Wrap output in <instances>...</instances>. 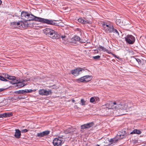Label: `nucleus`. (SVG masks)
I'll use <instances>...</instances> for the list:
<instances>
[{"label": "nucleus", "mask_w": 146, "mask_h": 146, "mask_svg": "<svg viewBox=\"0 0 146 146\" xmlns=\"http://www.w3.org/2000/svg\"><path fill=\"white\" fill-rule=\"evenodd\" d=\"M25 91H26V93L31 92L33 91V90L31 89H30V90L26 89V90H25Z\"/></svg>", "instance_id": "nucleus-38"}, {"label": "nucleus", "mask_w": 146, "mask_h": 146, "mask_svg": "<svg viewBox=\"0 0 146 146\" xmlns=\"http://www.w3.org/2000/svg\"><path fill=\"white\" fill-rule=\"evenodd\" d=\"M55 86H56L55 85H53L52 86V88L54 89V88H55Z\"/></svg>", "instance_id": "nucleus-43"}, {"label": "nucleus", "mask_w": 146, "mask_h": 146, "mask_svg": "<svg viewBox=\"0 0 146 146\" xmlns=\"http://www.w3.org/2000/svg\"><path fill=\"white\" fill-rule=\"evenodd\" d=\"M92 77L91 76H85L76 80L78 82H88L92 79Z\"/></svg>", "instance_id": "nucleus-6"}, {"label": "nucleus", "mask_w": 146, "mask_h": 146, "mask_svg": "<svg viewBox=\"0 0 146 146\" xmlns=\"http://www.w3.org/2000/svg\"><path fill=\"white\" fill-rule=\"evenodd\" d=\"M96 146H99V145H97Z\"/></svg>", "instance_id": "nucleus-51"}, {"label": "nucleus", "mask_w": 146, "mask_h": 146, "mask_svg": "<svg viewBox=\"0 0 146 146\" xmlns=\"http://www.w3.org/2000/svg\"><path fill=\"white\" fill-rule=\"evenodd\" d=\"M84 71V68L77 67L74 69L72 70L70 72L73 75L76 76Z\"/></svg>", "instance_id": "nucleus-5"}, {"label": "nucleus", "mask_w": 146, "mask_h": 146, "mask_svg": "<svg viewBox=\"0 0 146 146\" xmlns=\"http://www.w3.org/2000/svg\"><path fill=\"white\" fill-rule=\"evenodd\" d=\"M116 58L118 59H119V57H117V56H116Z\"/></svg>", "instance_id": "nucleus-50"}, {"label": "nucleus", "mask_w": 146, "mask_h": 146, "mask_svg": "<svg viewBox=\"0 0 146 146\" xmlns=\"http://www.w3.org/2000/svg\"><path fill=\"white\" fill-rule=\"evenodd\" d=\"M78 21L79 23L82 24H84V19H83L81 17L78 19Z\"/></svg>", "instance_id": "nucleus-26"}, {"label": "nucleus", "mask_w": 146, "mask_h": 146, "mask_svg": "<svg viewBox=\"0 0 146 146\" xmlns=\"http://www.w3.org/2000/svg\"><path fill=\"white\" fill-rule=\"evenodd\" d=\"M126 134V132L125 131L122 130L118 132L117 133L116 137L118 139H121L125 137V135Z\"/></svg>", "instance_id": "nucleus-11"}, {"label": "nucleus", "mask_w": 146, "mask_h": 146, "mask_svg": "<svg viewBox=\"0 0 146 146\" xmlns=\"http://www.w3.org/2000/svg\"><path fill=\"white\" fill-rule=\"evenodd\" d=\"M50 31H51V29L48 28H46L44 30H43V32L45 35H47L48 36V35H49V32H50Z\"/></svg>", "instance_id": "nucleus-17"}, {"label": "nucleus", "mask_w": 146, "mask_h": 146, "mask_svg": "<svg viewBox=\"0 0 146 146\" xmlns=\"http://www.w3.org/2000/svg\"><path fill=\"white\" fill-rule=\"evenodd\" d=\"M80 37L78 36H75L71 39V42L73 44H76L78 41Z\"/></svg>", "instance_id": "nucleus-14"}, {"label": "nucleus", "mask_w": 146, "mask_h": 146, "mask_svg": "<svg viewBox=\"0 0 146 146\" xmlns=\"http://www.w3.org/2000/svg\"><path fill=\"white\" fill-rule=\"evenodd\" d=\"M98 48L99 50L100 51L101 50L103 52H105L106 49V48H105L101 45L99 46Z\"/></svg>", "instance_id": "nucleus-23"}, {"label": "nucleus", "mask_w": 146, "mask_h": 146, "mask_svg": "<svg viewBox=\"0 0 146 146\" xmlns=\"http://www.w3.org/2000/svg\"><path fill=\"white\" fill-rule=\"evenodd\" d=\"M43 135L44 136H46L48 135L50 133V131L46 130L42 132Z\"/></svg>", "instance_id": "nucleus-24"}, {"label": "nucleus", "mask_w": 146, "mask_h": 146, "mask_svg": "<svg viewBox=\"0 0 146 146\" xmlns=\"http://www.w3.org/2000/svg\"><path fill=\"white\" fill-rule=\"evenodd\" d=\"M112 55L113 56L115 57H116V56H117L115 55L114 54H112Z\"/></svg>", "instance_id": "nucleus-46"}, {"label": "nucleus", "mask_w": 146, "mask_h": 146, "mask_svg": "<svg viewBox=\"0 0 146 146\" xmlns=\"http://www.w3.org/2000/svg\"><path fill=\"white\" fill-rule=\"evenodd\" d=\"M94 50L95 51H97L96 53H98L99 52H98V50H97L96 49V50Z\"/></svg>", "instance_id": "nucleus-47"}, {"label": "nucleus", "mask_w": 146, "mask_h": 146, "mask_svg": "<svg viewBox=\"0 0 146 146\" xmlns=\"http://www.w3.org/2000/svg\"><path fill=\"white\" fill-rule=\"evenodd\" d=\"M28 130L27 129H25L22 130L21 132L22 133H26L28 131Z\"/></svg>", "instance_id": "nucleus-39"}, {"label": "nucleus", "mask_w": 146, "mask_h": 146, "mask_svg": "<svg viewBox=\"0 0 146 146\" xmlns=\"http://www.w3.org/2000/svg\"><path fill=\"white\" fill-rule=\"evenodd\" d=\"M126 43L130 44H133L135 41V37L132 35H127L125 37Z\"/></svg>", "instance_id": "nucleus-4"}, {"label": "nucleus", "mask_w": 146, "mask_h": 146, "mask_svg": "<svg viewBox=\"0 0 146 146\" xmlns=\"http://www.w3.org/2000/svg\"><path fill=\"white\" fill-rule=\"evenodd\" d=\"M51 31L49 32V34L48 36L53 39H58L61 37L63 40H67V38L65 36H60L54 30L51 29Z\"/></svg>", "instance_id": "nucleus-2"}, {"label": "nucleus", "mask_w": 146, "mask_h": 146, "mask_svg": "<svg viewBox=\"0 0 146 146\" xmlns=\"http://www.w3.org/2000/svg\"><path fill=\"white\" fill-rule=\"evenodd\" d=\"M81 128L82 129H87L85 124H84L81 126Z\"/></svg>", "instance_id": "nucleus-36"}, {"label": "nucleus", "mask_w": 146, "mask_h": 146, "mask_svg": "<svg viewBox=\"0 0 146 146\" xmlns=\"http://www.w3.org/2000/svg\"><path fill=\"white\" fill-rule=\"evenodd\" d=\"M133 60H136L137 62L139 64L141 63V60L138 59V58H137L134 57H133Z\"/></svg>", "instance_id": "nucleus-30"}, {"label": "nucleus", "mask_w": 146, "mask_h": 146, "mask_svg": "<svg viewBox=\"0 0 146 146\" xmlns=\"http://www.w3.org/2000/svg\"><path fill=\"white\" fill-rule=\"evenodd\" d=\"M7 79L10 80H11V81H7L8 82H9L11 84H15V82H17V80H16V78L15 76H9L8 77H7Z\"/></svg>", "instance_id": "nucleus-12"}, {"label": "nucleus", "mask_w": 146, "mask_h": 146, "mask_svg": "<svg viewBox=\"0 0 146 146\" xmlns=\"http://www.w3.org/2000/svg\"><path fill=\"white\" fill-rule=\"evenodd\" d=\"M12 100H17L19 99H20V98L19 96H14L12 98Z\"/></svg>", "instance_id": "nucleus-33"}, {"label": "nucleus", "mask_w": 146, "mask_h": 146, "mask_svg": "<svg viewBox=\"0 0 146 146\" xmlns=\"http://www.w3.org/2000/svg\"><path fill=\"white\" fill-rule=\"evenodd\" d=\"M86 40H83L82 39H81L80 38V39L79 40L78 42H79L80 43H85L86 42Z\"/></svg>", "instance_id": "nucleus-34"}, {"label": "nucleus", "mask_w": 146, "mask_h": 146, "mask_svg": "<svg viewBox=\"0 0 146 146\" xmlns=\"http://www.w3.org/2000/svg\"><path fill=\"white\" fill-rule=\"evenodd\" d=\"M73 130L72 127H70L65 131L64 132L66 134H68L70 133L73 132Z\"/></svg>", "instance_id": "nucleus-16"}, {"label": "nucleus", "mask_w": 146, "mask_h": 146, "mask_svg": "<svg viewBox=\"0 0 146 146\" xmlns=\"http://www.w3.org/2000/svg\"><path fill=\"white\" fill-rule=\"evenodd\" d=\"M72 101L73 102H75V101L73 99L72 100Z\"/></svg>", "instance_id": "nucleus-48"}, {"label": "nucleus", "mask_w": 146, "mask_h": 146, "mask_svg": "<svg viewBox=\"0 0 146 146\" xmlns=\"http://www.w3.org/2000/svg\"><path fill=\"white\" fill-rule=\"evenodd\" d=\"M91 21L85 18V19H84V24H91Z\"/></svg>", "instance_id": "nucleus-27"}, {"label": "nucleus", "mask_w": 146, "mask_h": 146, "mask_svg": "<svg viewBox=\"0 0 146 146\" xmlns=\"http://www.w3.org/2000/svg\"><path fill=\"white\" fill-rule=\"evenodd\" d=\"M25 81V80H23V82H21L20 81L17 80V82H15V84H16L17 86H18V87H22L26 85L25 83L23 82Z\"/></svg>", "instance_id": "nucleus-13"}, {"label": "nucleus", "mask_w": 146, "mask_h": 146, "mask_svg": "<svg viewBox=\"0 0 146 146\" xmlns=\"http://www.w3.org/2000/svg\"><path fill=\"white\" fill-rule=\"evenodd\" d=\"M112 33H115L116 35L118 36H119V32L117 29H115L113 28V30H112Z\"/></svg>", "instance_id": "nucleus-25"}, {"label": "nucleus", "mask_w": 146, "mask_h": 146, "mask_svg": "<svg viewBox=\"0 0 146 146\" xmlns=\"http://www.w3.org/2000/svg\"><path fill=\"white\" fill-rule=\"evenodd\" d=\"M127 108V105L126 104H124V106L122 107L121 108H120L124 110H126Z\"/></svg>", "instance_id": "nucleus-31"}, {"label": "nucleus", "mask_w": 146, "mask_h": 146, "mask_svg": "<svg viewBox=\"0 0 146 146\" xmlns=\"http://www.w3.org/2000/svg\"><path fill=\"white\" fill-rule=\"evenodd\" d=\"M4 117V115L3 114H0V118H3Z\"/></svg>", "instance_id": "nucleus-42"}, {"label": "nucleus", "mask_w": 146, "mask_h": 146, "mask_svg": "<svg viewBox=\"0 0 146 146\" xmlns=\"http://www.w3.org/2000/svg\"><path fill=\"white\" fill-rule=\"evenodd\" d=\"M102 27L106 32L107 33H112L114 27L112 24L105 22L103 23Z\"/></svg>", "instance_id": "nucleus-3"}, {"label": "nucleus", "mask_w": 146, "mask_h": 146, "mask_svg": "<svg viewBox=\"0 0 146 146\" xmlns=\"http://www.w3.org/2000/svg\"><path fill=\"white\" fill-rule=\"evenodd\" d=\"M107 52L108 54H110L111 53V52L109 50H108V49H106V51Z\"/></svg>", "instance_id": "nucleus-40"}, {"label": "nucleus", "mask_w": 146, "mask_h": 146, "mask_svg": "<svg viewBox=\"0 0 146 146\" xmlns=\"http://www.w3.org/2000/svg\"><path fill=\"white\" fill-rule=\"evenodd\" d=\"M9 75H8V74H5V78L6 79V78H8L7 77H8L9 76Z\"/></svg>", "instance_id": "nucleus-41"}, {"label": "nucleus", "mask_w": 146, "mask_h": 146, "mask_svg": "<svg viewBox=\"0 0 146 146\" xmlns=\"http://www.w3.org/2000/svg\"><path fill=\"white\" fill-rule=\"evenodd\" d=\"M2 3V1L1 0H0V5Z\"/></svg>", "instance_id": "nucleus-49"}, {"label": "nucleus", "mask_w": 146, "mask_h": 146, "mask_svg": "<svg viewBox=\"0 0 146 146\" xmlns=\"http://www.w3.org/2000/svg\"><path fill=\"white\" fill-rule=\"evenodd\" d=\"M86 126L87 129L93 126L94 125V123L93 122H91L89 123L85 124Z\"/></svg>", "instance_id": "nucleus-19"}, {"label": "nucleus", "mask_w": 146, "mask_h": 146, "mask_svg": "<svg viewBox=\"0 0 146 146\" xmlns=\"http://www.w3.org/2000/svg\"><path fill=\"white\" fill-rule=\"evenodd\" d=\"M4 117H8L12 115V113H3Z\"/></svg>", "instance_id": "nucleus-21"}, {"label": "nucleus", "mask_w": 146, "mask_h": 146, "mask_svg": "<svg viewBox=\"0 0 146 146\" xmlns=\"http://www.w3.org/2000/svg\"><path fill=\"white\" fill-rule=\"evenodd\" d=\"M95 101L94 98L93 97H92L90 98V102L91 103H94Z\"/></svg>", "instance_id": "nucleus-37"}, {"label": "nucleus", "mask_w": 146, "mask_h": 146, "mask_svg": "<svg viewBox=\"0 0 146 146\" xmlns=\"http://www.w3.org/2000/svg\"><path fill=\"white\" fill-rule=\"evenodd\" d=\"M118 139L117 138H114L113 139H111L109 141H110L111 144L115 143L118 141Z\"/></svg>", "instance_id": "nucleus-22"}, {"label": "nucleus", "mask_w": 146, "mask_h": 146, "mask_svg": "<svg viewBox=\"0 0 146 146\" xmlns=\"http://www.w3.org/2000/svg\"><path fill=\"white\" fill-rule=\"evenodd\" d=\"M4 90V89L3 88H0V92H2Z\"/></svg>", "instance_id": "nucleus-44"}, {"label": "nucleus", "mask_w": 146, "mask_h": 146, "mask_svg": "<svg viewBox=\"0 0 146 146\" xmlns=\"http://www.w3.org/2000/svg\"><path fill=\"white\" fill-rule=\"evenodd\" d=\"M52 92L50 90H48L44 89H41L38 91L39 94L41 95L48 96L52 94Z\"/></svg>", "instance_id": "nucleus-9"}, {"label": "nucleus", "mask_w": 146, "mask_h": 146, "mask_svg": "<svg viewBox=\"0 0 146 146\" xmlns=\"http://www.w3.org/2000/svg\"><path fill=\"white\" fill-rule=\"evenodd\" d=\"M80 102H81V105L82 106H84V105H85V104H85L86 101L83 99H82L81 100V101H80Z\"/></svg>", "instance_id": "nucleus-32"}, {"label": "nucleus", "mask_w": 146, "mask_h": 146, "mask_svg": "<svg viewBox=\"0 0 146 146\" xmlns=\"http://www.w3.org/2000/svg\"><path fill=\"white\" fill-rule=\"evenodd\" d=\"M15 132L14 136L17 138H20L21 135V131L18 129H15Z\"/></svg>", "instance_id": "nucleus-15"}, {"label": "nucleus", "mask_w": 146, "mask_h": 146, "mask_svg": "<svg viewBox=\"0 0 146 146\" xmlns=\"http://www.w3.org/2000/svg\"><path fill=\"white\" fill-rule=\"evenodd\" d=\"M0 80L2 81H4L5 82H7V81H9L8 80H7V79L5 78L4 77H3L2 76L0 75Z\"/></svg>", "instance_id": "nucleus-29"}, {"label": "nucleus", "mask_w": 146, "mask_h": 146, "mask_svg": "<svg viewBox=\"0 0 146 146\" xmlns=\"http://www.w3.org/2000/svg\"><path fill=\"white\" fill-rule=\"evenodd\" d=\"M11 25L12 27H15L17 26H18L20 28H24L26 27V25L24 22H13L11 23Z\"/></svg>", "instance_id": "nucleus-10"}, {"label": "nucleus", "mask_w": 146, "mask_h": 146, "mask_svg": "<svg viewBox=\"0 0 146 146\" xmlns=\"http://www.w3.org/2000/svg\"><path fill=\"white\" fill-rule=\"evenodd\" d=\"M26 91L25 90H19L15 92V93L18 94H25Z\"/></svg>", "instance_id": "nucleus-20"}, {"label": "nucleus", "mask_w": 146, "mask_h": 146, "mask_svg": "<svg viewBox=\"0 0 146 146\" xmlns=\"http://www.w3.org/2000/svg\"><path fill=\"white\" fill-rule=\"evenodd\" d=\"M37 136L40 138L43 137L44 136L43 135L42 132L41 133H38L37 134Z\"/></svg>", "instance_id": "nucleus-28"}, {"label": "nucleus", "mask_w": 146, "mask_h": 146, "mask_svg": "<svg viewBox=\"0 0 146 146\" xmlns=\"http://www.w3.org/2000/svg\"><path fill=\"white\" fill-rule=\"evenodd\" d=\"M17 13H15V16H17V17H19V16H18V15H17Z\"/></svg>", "instance_id": "nucleus-45"}, {"label": "nucleus", "mask_w": 146, "mask_h": 146, "mask_svg": "<svg viewBox=\"0 0 146 146\" xmlns=\"http://www.w3.org/2000/svg\"><path fill=\"white\" fill-rule=\"evenodd\" d=\"M62 138L58 137L55 138L53 141V144L54 146H61L63 143Z\"/></svg>", "instance_id": "nucleus-7"}, {"label": "nucleus", "mask_w": 146, "mask_h": 146, "mask_svg": "<svg viewBox=\"0 0 146 146\" xmlns=\"http://www.w3.org/2000/svg\"><path fill=\"white\" fill-rule=\"evenodd\" d=\"M108 105H109V106L108 108L109 109H117V108L121 106L120 104H117L115 102H110L109 103H108L107 104L106 106Z\"/></svg>", "instance_id": "nucleus-8"}, {"label": "nucleus", "mask_w": 146, "mask_h": 146, "mask_svg": "<svg viewBox=\"0 0 146 146\" xmlns=\"http://www.w3.org/2000/svg\"><path fill=\"white\" fill-rule=\"evenodd\" d=\"M141 133V132L140 131L137 130V129H135L133 130L132 132H131V134H140Z\"/></svg>", "instance_id": "nucleus-18"}, {"label": "nucleus", "mask_w": 146, "mask_h": 146, "mask_svg": "<svg viewBox=\"0 0 146 146\" xmlns=\"http://www.w3.org/2000/svg\"><path fill=\"white\" fill-rule=\"evenodd\" d=\"M94 59L97 60L98 59H99L100 58V56L99 55L96 56H94L92 57Z\"/></svg>", "instance_id": "nucleus-35"}, {"label": "nucleus", "mask_w": 146, "mask_h": 146, "mask_svg": "<svg viewBox=\"0 0 146 146\" xmlns=\"http://www.w3.org/2000/svg\"><path fill=\"white\" fill-rule=\"evenodd\" d=\"M20 12V11L18 12L19 15L21 14V19L25 20V21H35L55 26L57 25L58 24L56 20H50L37 17L30 13H29L27 12L22 11L21 13Z\"/></svg>", "instance_id": "nucleus-1"}]
</instances>
